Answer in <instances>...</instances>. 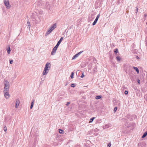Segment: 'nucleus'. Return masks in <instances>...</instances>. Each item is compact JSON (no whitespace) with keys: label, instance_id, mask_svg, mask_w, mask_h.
<instances>
[{"label":"nucleus","instance_id":"nucleus-7","mask_svg":"<svg viewBox=\"0 0 147 147\" xmlns=\"http://www.w3.org/2000/svg\"><path fill=\"white\" fill-rule=\"evenodd\" d=\"M4 84L5 86H9V82L7 80H4Z\"/></svg>","mask_w":147,"mask_h":147},{"label":"nucleus","instance_id":"nucleus-40","mask_svg":"<svg viewBox=\"0 0 147 147\" xmlns=\"http://www.w3.org/2000/svg\"><path fill=\"white\" fill-rule=\"evenodd\" d=\"M33 105H31L30 107V109H32V108L33 107Z\"/></svg>","mask_w":147,"mask_h":147},{"label":"nucleus","instance_id":"nucleus-18","mask_svg":"<svg viewBox=\"0 0 147 147\" xmlns=\"http://www.w3.org/2000/svg\"><path fill=\"white\" fill-rule=\"evenodd\" d=\"M59 133L61 134H63V133L64 131L62 129H59Z\"/></svg>","mask_w":147,"mask_h":147},{"label":"nucleus","instance_id":"nucleus-42","mask_svg":"<svg viewBox=\"0 0 147 147\" xmlns=\"http://www.w3.org/2000/svg\"><path fill=\"white\" fill-rule=\"evenodd\" d=\"M144 16L145 17H146L147 16V15L146 14H145L144 15Z\"/></svg>","mask_w":147,"mask_h":147},{"label":"nucleus","instance_id":"nucleus-28","mask_svg":"<svg viewBox=\"0 0 147 147\" xmlns=\"http://www.w3.org/2000/svg\"><path fill=\"white\" fill-rule=\"evenodd\" d=\"M99 16H100V15L99 14H98V15L96 18L95 19V20H96V21H98V19L99 18Z\"/></svg>","mask_w":147,"mask_h":147},{"label":"nucleus","instance_id":"nucleus-10","mask_svg":"<svg viewBox=\"0 0 147 147\" xmlns=\"http://www.w3.org/2000/svg\"><path fill=\"white\" fill-rule=\"evenodd\" d=\"M49 3L47 2L45 5V7L47 9H50V6L49 5Z\"/></svg>","mask_w":147,"mask_h":147},{"label":"nucleus","instance_id":"nucleus-27","mask_svg":"<svg viewBox=\"0 0 147 147\" xmlns=\"http://www.w3.org/2000/svg\"><path fill=\"white\" fill-rule=\"evenodd\" d=\"M70 86L71 87H73V88H74L75 86V84H71Z\"/></svg>","mask_w":147,"mask_h":147},{"label":"nucleus","instance_id":"nucleus-23","mask_svg":"<svg viewBox=\"0 0 147 147\" xmlns=\"http://www.w3.org/2000/svg\"><path fill=\"white\" fill-rule=\"evenodd\" d=\"M97 69V67L96 66H95V67H94V69H93V71L94 72H96L97 71H96V70Z\"/></svg>","mask_w":147,"mask_h":147},{"label":"nucleus","instance_id":"nucleus-12","mask_svg":"<svg viewBox=\"0 0 147 147\" xmlns=\"http://www.w3.org/2000/svg\"><path fill=\"white\" fill-rule=\"evenodd\" d=\"M52 31L51 30H50V29H49V30H47V32L45 34V36H47V35H48Z\"/></svg>","mask_w":147,"mask_h":147},{"label":"nucleus","instance_id":"nucleus-8","mask_svg":"<svg viewBox=\"0 0 147 147\" xmlns=\"http://www.w3.org/2000/svg\"><path fill=\"white\" fill-rule=\"evenodd\" d=\"M9 86H5L4 88L3 92H5V91H9Z\"/></svg>","mask_w":147,"mask_h":147},{"label":"nucleus","instance_id":"nucleus-16","mask_svg":"<svg viewBox=\"0 0 147 147\" xmlns=\"http://www.w3.org/2000/svg\"><path fill=\"white\" fill-rule=\"evenodd\" d=\"M101 96L100 95L96 96L95 98L96 99L98 100L100 99L101 98Z\"/></svg>","mask_w":147,"mask_h":147},{"label":"nucleus","instance_id":"nucleus-2","mask_svg":"<svg viewBox=\"0 0 147 147\" xmlns=\"http://www.w3.org/2000/svg\"><path fill=\"white\" fill-rule=\"evenodd\" d=\"M4 4L7 9H9L10 8L11 6L9 5V3L8 0H4Z\"/></svg>","mask_w":147,"mask_h":147},{"label":"nucleus","instance_id":"nucleus-36","mask_svg":"<svg viewBox=\"0 0 147 147\" xmlns=\"http://www.w3.org/2000/svg\"><path fill=\"white\" fill-rule=\"evenodd\" d=\"M19 105H17V104H16V105H15V107L16 108H18V107Z\"/></svg>","mask_w":147,"mask_h":147},{"label":"nucleus","instance_id":"nucleus-33","mask_svg":"<svg viewBox=\"0 0 147 147\" xmlns=\"http://www.w3.org/2000/svg\"><path fill=\"white\" fill-rule=\"evenodd\" d=\"M124 93L125 94H127L128 93V92L127 90H125L124 92Z\"/></svg>","mask_w":147,"mask_h":147},{"label":"nucleus","instance_id":"nucleus-14","mask_svg":"<svg viewBox=\"0 0 147 147\" xmlns=\"http://www.w3.org/2000/svg\"><path fill=\"white\" fill-rule=\"evenodd\" d=\"M147 135V131H146L142 136V138H143L145 137Z\"/></svg>","mask_w":147,"mask_h":147},{"label":"nucleus","instance_id":"nucleus-41","mask_svg":"<svg viewBox=\"0 0 147 147\" xmlns=\"http://www.w3.org/2000/svg\"><path fill=\"white\" fill-rule=\"evenodd\" d=\"M136 58L138 59H139V57L138 56H136Z\"/></svg>","mask_w":147,"mask_h":147},{"label":"nucleus","instance_id":"nucleus-38","mask_svg":"<svg viewBox=\"0 0 147 147\" xmlns=\"http://www.w3.org/2000/svg\"><path fill=\"white\" fill-rule=\"evenodd\" d=\"M137 82H138V84H140V80L138 79V81H137Z\"/></svg>","mask_w":147,"mask_h":147},{"label":"nucleus","instance_id":"nucleus-35","mask_svg":"<svg viewBox=\"0 0 147 147\" xmlns=\"http://www.w3.org/2000/svg\"><path fill=\"white\" fill-rule=\"evenodd\" d=\"M84 75L83 73L81 76V78H83V77H84Z\"/></svg>","mask_w":147,"mask_h":147},{"label":"nucleus","instance_id":"nucleus-15","mask_svg":"<svg viewBox=\"0 0 147 147\" xmlns=\"http://www.w3.org/2000/svg\"><path fill=\"white\" fill-rule=\"evenodd\" d=\"M20 103V101L18 99H17L16 100V104L19 105Z\"/></svg>","mask_w":147,"mask_h":147},{"label":"nucleus","instance_id":"nucleus-9","mask_svg":"<svg viewBox=\"0 0 147 147\" xmlns=\"http://www.w3.org/2000/svg\"><path fill=\"white\" fill-rule=\"evenodd\" d=\"M48 69L44 68L43 72V75H46L48 73Z\"/></svg>","mask_w":147,"mask_h":147},{"label":"nucleus","instance_id":"nucleus-29","mask_svg":"<svg viewBox=\"0 0 147 147\" xmlns=\"http://www.w3.org/2000/svg\"><path fill=\"white\" fill-rule=\"evenodd\" d=\"M3 129L4 131H7V127L6 126H4Z\"/></svg>","mask_w":147,"mask_h":147},{"label":"nucleus","instance_id":"nucleus-37","mask_svg":"<svg viewBox=\"0 0 147 147\" xmlns=\"http://www.w3.org/2000/svg\"><path fill=\"white\" fill-rule=\"evenodd\" d=\"M136 13H137L138 11V8L137 7H136Z\"/></svg>","mask_w":147,"mask_h":147},{"label":"nucleus","instance_id":"nucleus-20","mask_svg":"<svg viewBox=\"0 0 147 147\" xmlns=\"http://www.w3.org/2000/svg\"><path fill=\"white\" fill-rule=\"evenodd\" d=\"M10 47H9L8 49H7V52L8 54H9L10 53V51H11Z\"/></svg>","mask_w":147,"mask_h":147},{"label":"nucleus","instance_id":"nucleus-39","mask_svg":"<svg viewBox=\"0 0 147 147\" xmlns=\"http://www.w3.org/2000/svg\"><path fill=\"white\" fill-rule=\"evenodd\" d=\"M111 146V143H109V145H108V146L109 147H110Z\"/></svg>","mask_w":147,"mask_h":147},{"label":"nucleus","instance_id":"nucleus-3","mask_svg":"<svg viewBox=\"0 0 147 147\" xmlns=\"http://www.w3.org/2000/svg\"><path fill=\"white\" fill-rule=\"evenodd\" d=\"M5 98L6 99H8L10 97V96L9 93V91L3 92Z\"/></svg>","mask_w":147,"mask_h":147},{"label":"nucleus","instance_id":"nucleus-19","mask_svg":"<svg viewBox=\"0 0 147 147\" xmlns=\"http://www.w3.org/2000/svg\"><path fill=\"white\" fill-rule=\"evenodd\" d=\"M130 117V114H127L126 116H125V117L127 118L128 119H129Z\"/></svg>","mask_w":147,"mask_h":147},{"label":"nucleus","instance_id":"nucleus-17","mask_svg":"<svg viewBox=\"0 0 147 147\" xmlns=\"http://www.w3.org/2000/svg\"><path fill=\"white\" fill-rule=\"evenodd\" d=\"M116 59L118 61V62H119L121 61V58L119 56H117L116 57Z\"/></svg>","mask_w":147,"mask_h":147},{"label":"nucleus","instance_id":"nucleus-11","mask_svg":"<svg viewBox=\"0 0 147 147\" xmlns=\"http://www.w3.org/2000/svg\"><path fill=\"white\" fill-rule=\"evenodd\" d=\"M27 28L29 30H30V22L28 21L27 22Z\"/></svg>","mask_w":147,"mask_h":147},{"label":"nucleus","instance_id":"nucleus-25","mask_svg":"<svg viewBox=\"0 0 147 147\" xmlns=\"http://www.w3.org/2000/svg\"><path fill=\"white\" fill-rule=\"evenodd\" d=\"M97 21L95 20L94 21V22H93V24H92V25H94L96 24V22H97Z\"/></svg>","mask_w":147,"mask_h":147},{"label":"nucleus","instance_id":"nucleus-24","mask_svg":"<svg viewBox=\"0 0 147 147\" xmlns=\"http://www.w3.org/2000/svg\"><path fill=\"white\" fill-rule=\"evenodd\" d=\"M97 21L95 20L94 21V22H93V24H92V25H94L96 24V22H97Z\"/></svg>","mask_w":147,"mask_h":147},{"label":"nucleus","instance_id":"nucleus-34","mask_svg":"<svg viewBox=\"0 0 147 147\" xmlns=\"http://www.w3.org/2000/svg\"><path fill=\"white\" fill-rule=\"evenodd\" d=\"M34 102V100H33L31 102V105H33Z\"/></svg>","mask_w":147,"mask_h":147},{"label":"nucleus","instance_id":"nucleus-45","mask_svg":"<svg viewBox=\"0 0 147 147\" xmlns=\"http://www.w3.org/2000/svg\"><path fill=\"white\" fill-rule=\"evenodd\" d=\"M146 24H147V22L146 23Z\"/></svg>","mask_w":147,"mask_h":147},{"label":"nucleus","instance_id":"nucleus-4","mask_svg":"<svg viewBox=\"0 0 147 147\" xmlns=\"http://www.w3.org/2000/svg\"><path fill=\"white\" fill-rule=\"evenodd\" d=\"M83 52V51H81L80 52H79V53H78L77 54H76L75 55L73 58H72V59H76V58L77 57H78L79 55H80L81 53Z\"/></svg>","mask_w":147,"mask_h":147},{"label":"nucleus","instance_id":"nucleus-22","mask_svg":"<svg viewBox=\"0 0 147 147\" xmlns=\"http://www.w3.org/2000/svg\"><path fill=\"white\" fill-rule=\"evenodd\" d=\"M95 118V117H92V118H91L90 119V122H92L93 120H94V119Z\"/></svg>","mask_w":147,"mask_h":147},{"label":"nucleus","instance_id":"nucleus-44","mask_svg":"<svg viewBox=\"0 0 147 147\" xmlns=\"http://www.w3.org/2000/svg\"><path fill=\"white\" fill-rule=\"evenodd\" d=\"M139 144H138V146H139Z\"/></svg>","mask_w":147,"mask_h":147},{"label":"nucleus","instance_id":"nucleus-31","mask_svg":"<svg viewBox=\"0 0 147 147\" xmlns=\"http://www.w3.org/2000/svg\"><path fill=\"white\" fill-rule=\"evenodd\" d=\"M70 104V102H67V103L66 104V105L67 106H68L69 104Z\"/></svg>","mask_w":147,"mask_h":147},{"label":"nucleus","instance_id":"nucleus-32","mask_svg":"<svg viewBox=\"0 0 147 147\" xmlns=\"http://www.w3.org/2000/svg\"><path fill=\"white\" fill-rule=\"evenodd\" d=\"M13 62L12 60H9V63L10 64H12Z\"/></svg>","mask_w":147,"mask_h":147},{"label":"nucleus","instance_id":"nucleus-13","mask_svg":"<svg viewBox=\"0 0 147 147\" xmlns=\"http://www.w3.org/2000/svg\"><path fill=\"white\" fill-rule=\"evenodd\" d=\"M133 68L136 71L137 74L139 73V70L137 67H134Z\"/></svg>","mask_w":147,"mask_h":147},{"label":"nucleus","instance_id":"nucleus-43","mask_svg":"<svg viewBox=\"0 0 147 147\" xmlns=\"http://www.w3.org/2000/svg\"><path fill=\"white\" fill-rule=\"evenodd\" d=\"M93 16V14H91V16Z\"/></svg>","mask_w":147,"mask_h":147},{"label":"nucleus","instance_id":"nucleus-1","mask_svg":"<svg viewBox=\"0 0 147 147\" xmlns=\"http://www.w3.org/2000/svg\"><path fill=\"white\" fill-rule=\"evenodd\" d=\"M63 40V38L61 37L59 40L58 42L56 45L54 47L51 53V55H54L55 54L58 47L60 44L61 42Z\"/></svg>","mask_w":147,"mask_h":147},{"label":"nucleus","instance_id":"nucleus-30","mask_svg":"<svg viewBox=\"0 0 147 147\" xmlns=\"http://www.w3.org/2000/svg\"><path fill=\"white\" fill-rule=\"evenodd\" d=\"M117 107H115L114 108V112H115L117 110Z\"/></svg>","mask_w":147,"mask_h":147},{"label":"nucleus","instance_id":"nucleus-5","mask_svg":"<svg viewBox=\"0 0 147 147\" xmlns=\"http://www.w3.org/2000/svg\"><path fill=\"white\" fill-rule=\"evenodd\" d=\"M51 66V64L49 63H47L45 65V69H48L49 67H50Z\"/></svg>","mask_w":147,"mask_h":147},{"label":"nucleus","instance_id":"nucleus-21","mask_svg":"<svg viewBox=\"0 0 147 147\" xmlns=\"http://www.w3.org/2000/svg\"><path fill=\"white\" fill-rule=\"evenodd\" d=\"M74 74L73 72H71V74L70 75V77L71 78H74L73 76Z\"/></svg>","mask_w":147,"mask_h":147},{"label":"nucleus","instance_id":"nucleus-6","mask_svg":"<svg viewBox=\"0 0 147 147\" xmlns=\"http://www.w3.org/2000/svg\"><path fill=\"white\" fill-rule=\"evenodd\" d=\"M56 27V24H54L53 25L51 26L50 28V30H51L52 31L55 29V28Z\"/></svg>","mask_w":147,"mask_h":147},{"label":"nucleus","instance_id":"nucleus-26","mask_svg":"<svg viewBox=\"0 0 147 147\" xmlns=\"http://www.w3.org/2000/svg\"><path fill=\"white\" fill-rule=\"evenodd\" d=\"M114 52L115 54H116L118 52V50L117 49H115L114 51Z\"/></svg>","mask_w":147,"mask_h":147}]
</instances>
